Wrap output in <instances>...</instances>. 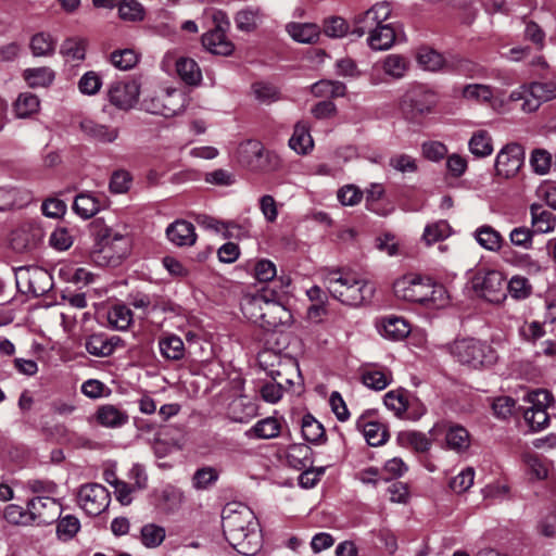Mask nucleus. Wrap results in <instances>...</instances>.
Returning a JSON list of instances; mask_svg holds the SVG:
<instances>
[{"mask_svg":"<svg viewBox=\"0 0 556 556\" xmlns=\"http://www.w3.org/2000/svg\"><path fill=\"white\" fill-rule=\"evenodd\" d=\"M413 117L424 116L430 113L435 105L434 92L419 87L407 96Z\"/></svg>","mask_w":556,"mask_h":556,"instance_id":"nucleus-20","label":"nucleus"},{"mask_svg":"<svg viewBox=\"0 0 556 556\" xmlns=\"http://www.w3.org/2000/svg\"><path fill=\"white\" fill-rule=\"evenodd\" d=\"M73 236L64 227L54 229L49 237L50 245L58 251L68 250L73 245Z\"/></svg>","mask_w":556,"mask_h":556,"instance_id":"nucleus-59","label":"nucleus"},{"mask_svg":"<svg viewBox=\"0 0 556 556\" xmlns=\"http://www.w3.org/2000/svg\"><path fill=\"white\" fill-rule=\"evenodd\" d=\"M530 212L534 232L546 233L554 230L556 218L552 212L544 210L540 204H532Z\"/></svg>","mask_w":556,"mask_h":556,"instance_id":"nucleus-28","label":"nucleus"},{"mask_svg":"<svg viewBox=\"0 0 556 556\" xmlns=\"http://www.w3.org/2000/svg\"><path fill=\"white\" fill-rule=\"evenodd\" d=\"M493 89L489 85L468 84L463 88L462 97L478 104H489L493 99Z\"/></svg>","mask_w":556,"mask_h":556,"instance_id":"nucleus-36","label":"nucleus"},{"mask_svg":"<svg viewBox=\"0 0 556 556\" xmlns=\"http://www.w3.org/2000/svg\"><path fill=\"white\" fill-rule=\"evenodd\" d=\"M101 86L102 79L100 75L93 71L86 72L78 80V89L86 96L97 94Z\"/></svg>","mask_w":556,"mask_h":556,"instance_id":"nucleus-54","label":"nucleus"},{"mask_svg":"<svg viewBox=\"0 0 556 556\" xmlns=\"http://www.w3.org/2000/svg\"><path fill=\"white\" fill-rule=\"evenodd\" d=\"M475 238L482 248L489 251H498L504 241L501 233L489 225L479 227L475 231Z\"/></svg>","mask_w":556,"mask_h":556,"instance_id":"nucleus-40","label":"nucleus"},{"mask_svg":"<svg viewBox=\"0 0 556 556\" xmlns=\"http://www.w3.org/2000/svg\"><path fill=\"white\" fill-rule=\"evenodd\" d=\"M475 471L472 468H466L450 481V488L455 493H463L473 484Z\"/></svg>","mask_w":556,"mask_h":556,"instance_id":"nucleus-64","label":"nucleus"},{"mask_svg":"<svg viewBox=\"0 0 556 556\" xmlns=\"http://www.w3.org/2000/svg\"><path fill=\"white\" fill-rule=\"evenodd\" d=\"M261 20L260 10L245 9L237 13L235 22L237 27L243 31H252L256 28Z\"/></svg>","mask_w":556,"mask_h":556,"instance_id":"nucleus-52","label":"nucleus"},{"mask_svg":"<svg viewBox=\"0 0 556 556\" xmlns=\"http://www.w3.org/2000/svg\"><path fill=\"white\" fill-rule=\"evenodd\" d=\"M79 528V520L72 515H67L59 520L56 526V533L60 539L66 541L72 539L77 533Z\"/></svg>","mask_w":556,"mask_h":556,"instance_id":"nucleus-60","label":"nucleus"},{"mask_svg":"<svg viewBox=\"0 0 556 556\" xmlns=\"http://www.w3.org/2000/svg\"><path fill=\"white\" fill-rule=\"evenodd\" d=\"M469 150L473 155L478 157L490 155L493 151L490 135L485 130H479L475 132L469 140Z\"/></svg>","mask_w":556,"mask_h":556,"instance_id":"nucleus-48","label":"nucleus"},{"mask_svg":"<svg viewBox=\"0 0 556 556\" xmlns=\"http://www.w3.org/2000/svg\"><path fill=\"white\" fill-rule=\"evenodd\" d=\"M395 37V30L391 24H381L368 36L367 42L372 50H388L393 46Z\"/></svg>","mask_w":556,"mask_h":556,"instance_id":"nucleus-27","label":"nucleus"},{"mask_svg":"<svg viewBox=\"0 0 556 556\" xmlns=\"http://www.w3.org/2000/svg\"><path fill=\"white\" fill-rule=\"evenodd\" d=\"M222 519L224 535L239 554L253 556L261 549L258 522L248 506L229 503L223 508Z\"/></svg>","mask_w":556,"mask_h":556,"instance_id":"nucleus-1","label":"nucleus"},{"mask_svg":"<svg viewBox=\"0 0 556 556\" xmlns=\"http://www.w3.org/2000/svg\"><path fill=\"white\" fill-rule=\"evenodd\" d=\"M15 282L21 293L35 298L46 294L53 287V279L50 273L39 266H21L15 268Z\"/></svg>","mask_w":556,"mask_h":556,"instance_id":"nucleus-9","label":"nucleus"},{"mask_svg":"<svg viewBox=\"0 0 556 556\" xmlns=\"http://www.w3.org/2000/svg\"><path fill=\"white\" fill-rule=\"evenodd\" d=\"M178 76L187 85L198 86L202 80V73L197 62L189 58H180L176 62Z\"/></svg>","mask_w":556,"mask_h":556,"instance_id":"nucleus-30","label":"nucleus"},{"mask_svg":"<svg viewBox=\"0 0 556 556\" xmlns=\"http://www.w3.org/2000/svg\"><path fill=\"white\" fill-rule=\"evenodd\" d=\"M27 507L33 522L38 526L50 525L59 520L62 513L61 504L51 496H36L29 500Z\"/></svg>","mask_w":556,"mask_h":556,"instance_id":"nucleus-13","label":"nucleus"},{"mask_svg":"<svg viewBox=\"0 0 556 556\" xmlns=\"http://www.w3.org/2000/svg\"><path fill=\"white\" fill-rule=\"evenodd\" d=\"M357 428H362L366 442L371 446H379L388 440V432L383 425L376 421L366 422L364 418L357 420Z\"/></svg>","mask_w":556,"mask_h":556,"instance_id":"nucleus-31","label":"nucleus"},{"mask_svg":"<svg viewBox=\"0 0 556 556\" xmlns=\"http://www.w3.org/2000/svg\"><path fill=\"white\" fill-rule=\"evenodd\" d=\"M350 27L342 17L333 16L325 21L324 33L330 38H342L349 34Z\"/></svg>","mask_w":556,"mask_h":556,"instance_id":"nucleus-57","label":"nucleus"},{"mask_svg":"<svg viewBox=\"0 0 556 556\" xmlns=\"http://www.w3.org/2000/svg\"><path fill=\"white\" fill-rule=\"evenodd\" d=\"M166 236L170 242L178 247H190L197 240L194 226L187 220L172 223L166 229Z\"/></svg>","mask_w":556,"mask_h":556,"instance_id":"nucleus-19","label":"nucleus"},{"mask_svg":"<svg viewBox=\"0 0 556 556\" xmlns=\"http://www.w3.org/2000/svg\"><path fill=\"white\" fill-rule=\"evenodd\" d=\"M109 324L117 330H126L132 320L129 307L123 304L114 305L108 313Z\"/></svg>","mask_w":556,"mask_h":556,"instance_id":"nucleus-45","label":"nucleus"},{"mask_svg":"<svg viewBox=\"0 0 556 556\" xmlns=\"http://www.w3.org/2000/svg\"><path fill=\"white\" fill-rule=\"evenodd\" d=\"M330 294L345 305L358 306L369 302L376 291L375 285L357 274L345 270H331L324 277Z\"/></svg>","mask_w":556,"mask_h":556,"instance_id":"nucleus-2","label":"nucleus"},{"mask_svg":"<svg viewBox=\"0 0 556 556\" xmlns=\"http://www.w3.org/2000/svg\"><path fill=\"white\" fill-rule=\"evenodd\" d=\"M525 152L520 144L505 146L497 154L495 168L498 175L511 177L517 174L523 163Z\"/></svg>","mask_w":556,"mask_h":556,"instance_id":"nucleus-14","label":"nucleus"},{"mask_svg":"<svg viewBox=\"0 0 556 556\" xmlns=\"http://www.w3.org/2000/svg\"><path fill=\"white\" fill-rule=\"evenodd\" d=\"M118 16L123 21L139 22L144 18L143 5L137 0H121L117 4Z\"/></svg>","mask_w":556,"mask_h":556,"instance_id":"nucleus-47","label":"nucleus"},{"mask_svg":"<svg viewBox=\"0 0 556 556\" xmlns=\"http://www.w3.org/2000/svg\"><path fill=\"white\" fill-rule=\"evenodd\" d=\"M61 53L68 61H83L86 54V41L81 38H68L62 43Z\"/></svg>","mask_w":556,"mask_h":556,"instance_id":"nucleus-50","label":"nucleus"},{"mask_svg":"<svg viewBox=\"0 0 556 556\" xmlns=\"http://www.w3.org/2000/svg\"><path fill=\"white\" fill-rule=\"evenodd\" d=\"M523 400L529 404L522 409L526 424L534 432L545 429L549 424L547 408L554 402L552 393L544 389H536L529 392Z\"/></svg>","mask_w":556,"mask_h":556,"instance_id":"nucleus-6","label":"nucleus"},{"mask_svg":"<svg viewBox=\"0 0 556 556\" xmlns=\"http://www.w3.org/2000/svg\"><path fill=\"white\" fill-rule=\"evenodd\" d=\"M416 61L421 68L430 72L440 71L445 66L442 54L429 47H421L417 50Z\"/></svg>","mask_w":556,"mask_h":556,"instance_id":"nucleus-32","label":"nucleus"},{"mask_svg":"<svg viewBox=\"0 0 556 556\" xmlns=\"http://www.w3.org/2000/svg\"><path fill=\"white\" fill-rule=\"evenodd\" d=\"M379 332L389 340L400 341L409 334L410 326L402 317L390 316L381 321Z\"/></svg>","mask_w":556,"mask_h":556,"instance_id":"nucleus-23","label":"nucleus"},{"mask_svg":"<svg viewBox=\"0 0 556 556\" xmlns=\"http://www.w3.org/2000/svg\"><path fill=\"white\" fill-rule=\"evenodd\" d=\"M23 78L30 88H46L53 83L55 72L48 66L26 68Z\"/></svg>","mask_w":556,"mask_h":556,"instance_id":"nucleus-26","label":"nucleus"},{"mask_svg":"<svg viewBox=\"0 0 556 556\" xmlns=\"http://www.w3.org/2000/svg\"><path fill=\"white\" fill-rule=\"evenodd\" d=\"M311 92L317 98H338L346 92V86L339 80L321 79L311 86Z\"/></svg>","mask_w":556,"mask_h":556,"instance_id":"nucleus-34","label":"nucleus"},{"mask_svg":"<svg viewBox=\"0 0 556 556\" xmlns=\"http://www.w3.org/2000/svg\"><path fill=\"white\" fill-rule=\"evenodd\" d=\"M161 355L168 361H180L185 356V344L176 334H164L159 339Z\"/></svg>","mask_w":556,"mask_h":556,"instance_id":"nucleus-25","label":"nucleus"},{"mask_svg":"<svg viewBox=\"0 0 556 556\" xmlns=\"http://www.w3.org/2000/svg\"><path fill=\"white\" fill-rule=\"evenodd\" d=\"M451 235V227L446 220H439L426 226L422 239L430 245L444 240Z\"/></svg>","mask_w":556,"mask_h":556,"instance_id":"nucleus-49","label":"nucleus"},{"mask_svg":"<svg viewBox=\"0 0 556 556\" xmlns=\"http://www.w3.org/2000/svg\"><path fill=\"white\" fill-rule=\"evenodd\" d=\"M140 85L135 79L118 80L108 89L109 102L118 110L128 111L138 102Z\"/></svg>","mask_w":556,"mask_h":556,"instance_id":"nucleus-12","label":"nucleus"},{"mask_svg":"<svg viewBox=\"0 0 556 556\" xmlns=\"http://www.w3.org/2000/svg\"><path fill=\"white\" fill-rule=\"evenodd\" d=\"M556 98V85L554 83H532L521 85L513 90L508 97L510 102L522 101L521 111L535 112L543 102Z\"/></svg>","mask_w":556,"mask_h":556,"instance_id":"nucleus-8","label":"nucleus"},{"mask_svg":"<svg viewBox=\"0 0 556 556\" xmlns=\"http://www.w3.org/2000/svg\"><path fill=\"white\" fill-rule=\"evenodd\" d=\"M393 292L397 299L431 307H442L448 300L444 286L413 274L397 278L393 282Z\"/></svg>","mask_w":556,"mask_h":556,"instance_id":"nucleus-3","label":"nucleus"},{"mask_svg":"<svg viewBox=\"0 0 556 556\" xmlns=\"http://www.w3.org/2000/svg\"><path fill=\"white\" fill-rule=\"evenodd\" d=\"M40 101L38 97L31 92L21 93L14 102V112L17 117L26 118L37 113Z\"/></svg>","mask_w":556,"mask_h":556,"instance_id":"nucleus-42","label":"nucleus"},{"mask_svg":"<svg viewBox=\"0 0 556 556\" xmlns=\"http://www.w3.org/2000/svg\"><path fill=\"white\" fill-rule=\"evenodd\" d=\"M288 34L296 41L302 43H312L319 36V28L311 23H290L287 25Z\"/></svg>","mask_w":556,"mask_h":556,"instance_id":"nucleus-37","label":"nucleus"},{"mask_svg":"<svg viewBox=\"0 0 556 556\" xmlns=\"http://www.w3.org/2000/svg\"><path fill=\"white\" fill-rule=\"evenodd\" d=\"M202 45L207 51L218 55H229L233 50L232 43L220 28L205 33L202 36Z\"/></svg>","mask_w":556,"mask_h":556,"instance_id":"nucleus-22","label":"nucleus"},{"mask_svg":"<svg viewBox=\"0 0 556 556\" xmlns=\"http://www.w3.org/2000/svg\"><path fill=\"white\" fill-rule=\"evenodd\" d=\"M276 265L269 260H260L254 265V277L260 282H269L276 278Z\"/></svg>","mask_w":556,"mask_h":556,"instance_id":"nucleus-61","label":"nucleus"},{"mask_svg":"<svg viewBox=\"0 0 556 556\" xmlns=\"http://www.w3.org/2000/svg\"><path fill=\"white\" fill-rule=\"evenodd\" d=\"M309 447L305 444H293L288 448V459L294 467L303 468L309 464Z\"/></svg>","mask_w":556,"mask_h":556,"instance_id":"nucleus-62","label":"nucleus"},{"mask_svg":"<svg viewBox=\"0 0 556 556\" xmlns=\"http://www.w3.org/2000/svg\"><path fill=\"white\" fill-rule=\"evenodd\" d=\"M123 345V340L118 336H109L106 333H93L86 338V351L96 357H108L115 350Z\"/></svg>","mask_w":556,"mask_h":556,"instance_id":"nucleus-17","label":"nucleus"},{"mask_svg":"<svg viewBox=\"0 0 556 556\" xmlns=\"http://www.w3.org/2000/svg\"><path fill=\"white\" fill-rule=\"evenodd\" d=\"M129 249L128 237L106 228L99 235V240L92 251V258L100 265L117 266L128 254Z\"/></svg>","mask_w":556,"mask_h":556,"instance_id":"nucleus-5","label":"nucleus"},{"mask_svg":"<svg viewBox=\"0 0 556 556\" xmlns=\"http://www.w3.org/2000/svg\"><path fill=\"white\" fill-rule=\"evenodd\" d=\"M218 479V472L213 467L198 469L193 476V486L197 490H205L213 485Z\"/></svg>","mask_w":556,"mask_h":556,"instance_id":"nucleus-56","label":"nucleus"},{"mask_svg":"<svg viewBox=\"0 0 556 556\" xmlns=\"http://www.w3.org/2000/svg\"><path fill=\"white\" fill-rule=\"evenodd\" d=\"M166 536V531L162 526L155 523H147L141 528L140 540L148 548L160 546Z\"/></svg>","mask_w":556,"mask_h":556,"instance_id":"nucleus-44","label":"nucleus"},{"mask_svg":"<svg viewBox=\"0 0 556 556\" xmlns=\"http://www.w3.org/2000/svg\"><path fill=\"white\" fill-rule=\"evenodd\" d=\"M451 353L460 364L475 369L492 366L497 361V353L491 345L473 338L456 340Z\"/></svg>","mask_w":556,"mask_h":556,"instance_id":"nucleus-4","label":"nucleus"},{"mask_svg":"<svg viewBox=\"0 0 556 556\" xmlns=\"http://www.w3.org/2000/svg\"><path fill=\"white\" fill-rule=\"evenodd\" d=\"M392 381V375L387 369L369 368L362 374V382L376 391L386 389Z\"/></svg>","mask_w":556,"mask_h":556,"instance_id":"nucleus-39","label":"nucleus"},{"mask_svg":"<svg viewBox=\"0 0 556 556\" xmlns=\"http://www.w3.org/2000/svg\"><path fill=\"white\" fill-rule=\"evenodd\" d=\"M83 134L92 141L102 144L113 143L119 137V128L99 123L91 118H85L79 123Z\"/></svg>","mask_w":556,"mask_h":556,"instance_id":"nucleus-15","label":"nucleus"},{"mask_svg":"<svg viewBox=\"0 0 556 556\" xmlns=\"http://www.w3.org/2000/svg\"><path fill=\"white\" fill-rule=\"evenodd\" d=\"M446 446L456 452L466 451L470 445V435L463 426H450L445 432Z\"/></svg>","mask_w":556,"mask_h":556,"instance_id":"nucleus-33","label":"nucleus"},{"mask_svg":"<svg viewBox=\"0 0 556 556\" xmlns=\"http://www.w3.org/2000/svg\"><path fill=\"white\" fill-rule=\"evenodd\" d=\"M391 15V7L388 2H378L369 8L367 11L355 15L353 21L352 35L363 37L365 34L368 36L374 33L383 22Z\"/></svg>","mask_w":556,"mask_h":556,"instance_id":"nucleus-10","label":"nucleus"},{"mask_svg":"<svg viewBox=\"0 0 556 556\" xmlns=\"http://www.w3.org/2000/svg\"><path fill=\"white\" fill-rule=\"evenodd\" d=\"M34 56H51L56 47L55 38L49 33L35 34L29 43Z\"/></svg>","mask_w":556,"mask_h":556,"instance_id":"nucleus-35","label":"nucleus"},{"mask_svg":"<svg viewBox=\"0 0 556 556\" xmlns=\"http://www.w3.org/2000/svg\"><path fill=\"white\" fill-rule=\"evenodd\" d=\"M531 165L536 174H546L552 166V155L543 149H535L531 154Z\"/></svg>","mask_w":556,"mask_h":556,"instance_id":"nucleus-63","label":"nucleus"},{"mask_svg":"<svg viewBox=\"0 0 556 556\" xmlns=\"http://www.w3.org/2000/svg\"><path fill=\"white\" fill-rule=\"evenodd\" d=\"M302 434L307 442L319 443L325 439V429L311 414L302 418Z\"/></svg>","mask_w":556,"mask_h":556,"instance_id":"nucleus-46","label":"nucleus"},{"mask_svg":"<svg viewBox=\"0 0 556 556\" xmlns=\"http://www.w3.org/2000/svg\"><path fill=\"white\" fill-rule=\"evenodd\" d=\"M409 68L408 60L400 54H389L382 62L383 72L394 79H401Z\"/></svg>","mask_w":556,"mask_h":556,"instance_id":"nucleus-41","label":"nucleus"},{"mask_svg":"<svg viewBox=\"0 0 556 556\" xmlns=\"http://www.w3.org/2000/svg\"><path fill=\"white\" fill-rule=\"evenodd\" d=\"M471 285L475 292L490 303L500 304L506 299V280L498 270L478 269Z\"/></svg>","mask_w":556,"mask_h":556,"instance_id":"nucleus-7","label":"nucleus"},{"mask_svg":"<svg viewBox=\"0 0 556 556\" xmlns=\"http://www.w3.org/2000/svg\"><path fill=\"white\" fill-rule=\"evenodd\" d=\"M110 60L116 68L128 71L137 64L138 54L132 49H123L112 52Z\"/></svg>","mask_w":556,"mask_h":556,"instance_id":"nucleus-51","label":"nucleus"},{"mask_svg":"<svg viewBox=\"0 0 556 556\" xmlns=\"http://www.w3.org/2000/svg\"><path fill=\"white\" fill-rule=\"evenodd\" d=\"M289 147L299 154H306L313 148V139L305 124L298 123L295 125Z\"/></svg>","mask_w":556,"mask_h":556,"instance_id":"nucleus-38","label":"nucleus"},{"mask_svg":"<svg viewBox=\"0 0 556 556\" xmlns=\"http://www.w3.org/2000/svg\"><path fill=\"white\" fill-rule=\"evenodd\" d=\"M94 418L100 426L113 429L125 426L129 420L126 410L113 404L99 406L96 410Z\"/></svg>","mask_w":556,"mask_h":556,"instance_id":"nucleus-18","label":"nucleus"},{"mask_svg":"<svg viewBox=\"0 0 556 556\" xmlns=\"http://www.w3.org/2000/svg\"><path fill=\"white\" fill-rule=\"evenodd\" d=\"M78 504L90 516H99L110 505L111 495L105 486L99 483H87L78 491Z\"/></svg>","mask_w":556,"mask_h":556,"instance_id":"nucleus-11","label":"nucleus"},{"mask_svg":"<svg viewBox=\"0 0 556 556\" xmlns=\"http://www.w3.org/2000/svg\"><path fill=\"white\" fill-rule=\"evenodd\" d=\"M130 304L143 313L156 311L160 307V298L155 294L136 293L131 296Z\"/></svg>","mask_w":556,"mask_h":556,"instance_id":"nucleus-58","label":"nucleus"},{"mask_svg":"<svg viewBox=\"0 0 556 556\" xmlns=\"http://www.w3.org/2000/svg\"><path fill=\"white\" fill-rule=\"evenodd\" d=\"M101 201L98 197L90 193L78 194L73 203V210L84 219L91 218L101 208Z\"/></svg>","mask_w":556,"mask_h":556,"instance_id":"nucleus-29","label":"nucleus"},{"mask_svg":"<svg viewBox=\"0 0 556 556\" xmlns=\"http://www.w3.org/2000/svg\"><path fill=\"white\" fill-rule=\"evenodd\" d=\"M163 110L162 116L173 117L180 113L185 108L184 94L175 89L164 90Z\"/></svg>","mask_w":556,"mask_h":556,"instance_id":"nucleus-43","label":"nucleus"},{"mask_svg":"<svg viewBox=\"0 0 556 556\" xmlns=\"http://www.w3.org/2000/svg\"><path fill=\"white\" fill-rule=\"evenodd\" d=\"M3 516L4 519L12 525H28L33 522L29 509L24 510L23 507L15 504L8 505L4 508Z\"/></svg>","mask_w":556,"mask_h":556,"instance_id":"nucleus-55","label":"nucleus"},{"mask_svg":"<svg viewBox=\"0 0 556 556\" xmlns=\"http://www.w3.org/2000/svg\"><path fill=\"white\" fill-rule=\"evenodd\" d=\"M267 299H279V292L276 289L262 288L256 294L247 296L241 304L244 316L254 324L260 323Z\"/></svg>","mask_w":556,"mask_h":556,"instance_id":"nucleus-16","label":"nucleus"},{"mask_svg":"<svg viewBox=\"0 0 556 556\" xmlns=\"http://www.w3.org/2000/svg\"><path fill=\"white\" fill-rule=\"evenodd\" d=\"M384 405L393 410L396 416H402L407 408V395L403 390L389 391L384 395Z\"/></svg>","mask_w":556,"mask_h":556,"instance_id":"nucleus-53","label":"nucleus"},{"mask_svg":"<svg viewBox=\"0 0 556 556\" xmlns=\"http://www.w3.org/2000/svg\"><path fill=\"white\" fill-rule=\"evenodd\" d=\"M281 431V424L275 417H266L258 420L253 427L245 431L250 439L269 440L277 438Z\"/></svg>","mask_w":556,"mask_h":556,"instance_id":"nucleus-24","label":"nucleus"},{"mask_svg":"<svg viewBox=\"0 0 556 556\" xmlns=\"http://www.w3.org/2000/svg\"><path fill=\"white\" fill-rule=\"evenodd\" d=\"M263 308L264 311L262 313V318L256 325L268 330L282 324L283 318L288 316V311L281 304L279 299H267L265 302V307Z\"/></svg>","mask_w":556,"mask_h":556,"instance_id":"nucleus-21","label":"nucleus"}]
</instances>
